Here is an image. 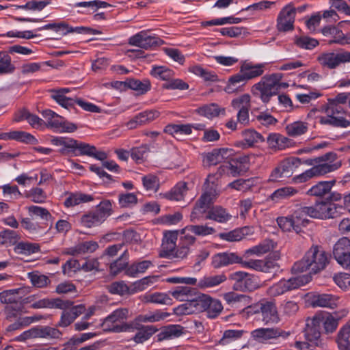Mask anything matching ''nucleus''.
I'll return each instance as SVG.
<instances>
[{
	"label": "nucleus",
	"mask_w": 350,
	"mask_h": 350,
	"mask_svg": "<svg viewBox=\"0 0 350 350\" xmlns=\"http://www.w3.org/2000/svg\"><path fill=\"white\" fill-rule=\"evenodd\" d=\"M301 164H305L311 167L301 174L295 176L292 179L293 183H304L312 178L323 176L337 170L341 166V162L338 161L337 154L332 152L303 161L297 157H290L281 161L279 165L284 175L289 177L293 173L294 170Z\"/></svg>",
	"instance_id": "obj_1"
},
{
	"label": "nucleus",
	"mask_w": 350,
	"mask_h": 350,
	"mask_svg": "<svg viewBox=\"0 0 350 350\" xmlns=\"http://www.w3.org/2000/svg\"><path fill=\"white\" fill-rule=\"evenodd\" d=\"M328 262V256L323 248L312 245L302 259L293 265L292 269L295 273L309 271L310 273H317L323 270Z\"/></svg>",
	"instance_id": "obj_2"
},
{
	"label": "nucleus",
	"mask_w": 350,
	"mask_h": 350,
	"mask_svg": "<svg viewBox=\"0 0 350 350\" xmlns=\"http://www.w3.org/2000/svg\"><path fill=\"white\" fill-rule=\"evenodd\" d=\"M316 115V119L319 124L333 127L347 128L350 126V121L347 120L344 115L345 111L342 106H336L333 103H326L319 108L311 111Z\"/></svg>",
	"instance_id": "obj_3"
},
{
	"label": "nucleus",
	"mask_w": 350,
	"mask_h": 350,
	"mask_svg": "<svg viewBox=\"0 0 350 350\" xmlns=\"http://www.w3.org/2000/svg\"><path fill=\"white\" fill-rule=\"evenodd\" d=\"M217 181L218 175L217 174H210L207 176L204 185V193L196 202L191 213V221L199 219L219 194Z\"/></svg>",
	"instance_id": "obj_4"
},
{
	"label": "nucleus",
	"mask_w": 350,
	"mask_h": 350,
	"mask_svg": "<svg viewBox=\"0 0 350 350\" xmlns=\"http://www.w3.org/2000/svg\"><path fill=\"white\" fill-rule=\"evenodd\" d=\"M282 75L274 73L263 77L260 81L252 85V94L259 97L263 103H268L271 96L278 94L281 88L286 84L281 82Z\"/></svg>",
	"instance_id": "obj_5"
},
{
	"label": "nucleus",
	"mask_w": 350,
	"mask_h": 350,
	"mask_svg": "<svg viewBox=\"0 0 350 350\" xmlns=\"http://www.w3.org/2000/svg\"><path fill=\"white\" fill-rule=\"evenodd\" d=\"M113 213L112 204L109 200H103L92 211L81 218V224L86 228L101 225Z\"/></svg>",
	"instance_id": "obj_6"
},
{
	"label": "nucleus",
	"mask_w": 350,
	"mask_h": 350,
	"mask_svg": "<svg viewBox=\"0 0 350 350\" xmlns=\"http://www.w3.org/2000/svg\"><path fill=\"white\" fill-rule=\"evenodd\" d=\"M310 280L311 276L309 275H299L288 280H281L269 288L268 294L271 296H278L287 291L303 286L309 283Z\"/></svg>",
	"instance_id": "obj_7"
},
{
	"label": "nucleus",
	"mask_w": 350,
	"mask_h": 350,
	"mask_svg": "<svg viewBox=\"0 0 350 350\" xmlns=\"http://www.w3.org/2000/svg\"><path fill=\"white\" fill-rule=\"evenodd\" d=\"M129 310L126 308H118L105 319L101 324L106 332H122L126 330L124 321L127 319Z\"/></svg>",
	"instance_id": "obj_8"
},
{
	"label": "nucleus",
	"mask_w": 350,
	"mask_h": 350,
	"mask_svg": "<svg viewBox=\"0 0 350 350\" xmlns=\"http://www.w3.org/2000/svg\"><path fill=\"white\" fill-rule=\"evenodd\" d=\"M308 208L310 217L324 219L337 217L342 207L330 202L320 201Z\"/></svg>",
	"instance_id": "obj_9"
},
{
	"label": "nucleus",
	"mask_w": 350,
	"mask_h": 350,
	"mask_svg": "<svg viewBox=\"0 0 350 350\" xmlns=\"http://www.w3.org/2000/svg\"><path fill=\"white\" fill-rule=\"evenodd\" d=\"M320 64L327 68L334 69L341 64L350 62V51L327 52L319 56Z\"/></svg>",
	"instance_id": "obj_10"
},
{
	"label": "nucleus",
	"mask_w": 350,
	"mask_h": 350,
	"mask_svg": "<svg viewBox=\"0 0 350 350\" xmlns=\"http://www.w3.org/2000/svg\"><path fill=\"white\" fill-rule=\"evenodd\" d=\"M295 18V9L287 5L280 11L278 20L277 28L280 31H288L293 29Z\"/></svg>",
	"instance_id": "obj_11"
},
{
	"label": "nucleus",
	"mask_w": 350,
	"mask_h": 350,
	"mask_svg": "<svg viewBox=\"0 0 350 350\" xmlns=\"http://www.w3.org/2000/svg\"><path fill=\"white\" fill-rule=\"evenodd\" d=\"M178 234V230L166 231L163 233V238L159 254L161 257L172 258V256H173L174 251L176 247Z\"/></svg>",
	"instance_id": "obj_12"
},
{
	"label": "nucleus",
	"mask_w": 350,
	"mask_h": 350,
	"mask_svg": "<svg viewBox=\"0 0 350 350\" xmlns=\"http://www.w3.org/2000/svg\"><path fill=\"white\" fill-rule=\"evenodd\" d=\"M266 63L254 64L252 62L243 61L241 63L240 70L247 81L252 80L263 75Z\"/></svg>",
	"instance_id": "obj_13"
},
{
	"label": "nucleus",
	"mask_w": 350,
	"mask_h": 350,
	"mask_svg": "<svg viewBox=\"0 0 350 350\" xmlns=\"http://www.w3.org/2000/svg\"><path fill=\"white\" fill-rule=\"evenodd\" d=\"M41 114L46 121L47 125L55 131L64 133L66 131L64 118L47 109L42 110Z\"/></svg>",
	"instance_id": "obj_14"
},
{
	"label": "nucleus",
	"mask_w": 350,
	"mask_h": 350,
	"mask_svg": "<svg viewBox=\"0 0 350 350\" xmlns=\"http://www.w3.org/2000/svg\"><path fill=\"white\" fill-rule=\"evenodd\" d=\"M314 321L319 325H323L325 332L327 334L333 333L338 325V319L331 313L321 311L314 315Z\"/></svg>",
	"instance_id": "obj_15"
},
{
	"label": "nucleus",
	"mask_w": 350,
	"mask_h": 350,
	"mask_svg": "<svg viewBox=\"0 0 350 350\" xmlns=\"http://www.w3.org/2000/svg\"><path fill=\"white\" fill-rule=\"evenodd\" d=\"M305 337L309 342L314 346H319L321 344V325L319 323L315 322L314 316L307 319Z\"/></svg>",
	"instance_id": "obj_16"
},
{
	"label": "nucleus",
	"mask_w": 350,
	"mask_h": 350,
	"mask_svg": "<svg viewBox=\"0 0 350 350\" xmlns=\"http://www.w3.org/2000/svg\"><path fill=\"white\" fill-rule=\"evenodd\" d=\"M185 332V328L180 325H169L163 327L156 337L157 341L161 342L178 338Z\"/></svg>",
	"instance_id": "obj_17"
},
{
	"label": "nucleus",
	"mask_w": 350,
	"mask_h": 350,
	"mask_svg": "<svg viewBox=\"0 0 350 350\" xmlns=\"http://www.w3.org/2000/svg\"><path fill=\"white\" fill-rule=\"evenodd\" d=\"M239 262H241V258L235 253H218L212 258V265L216 269Z\"/></svg>",
	"instance_id": "obj_18"
},
{
	"label": "nucleus",
	"mask_w": 350,
	"mask_h": 350,
	"mask_svg": "<svg viewBox=\"0 0 350 350\" xmlns=\"http://www.w3.org/2000/svg\"><path fill=\"white\" fill-rule=\"evenodd\" d=\"M261 316L262 321L266 325L275 324L280 321L275 304L271 301L265 300Z\"/></svg>",
	"instance_id": "obj_19"
},
{
	"label": "nucleus",
	"mask_w": 350,
	"mask_h": 350,
	"mask_svg": "<svg viewBox=\"0 0 350 350\" xmlns=\"http://www.w3.org/2000/svg\"><path fill=\"white\" fill-rule=\"evenodd\" d=\"M338 300V297L331 294H317L310 297V304L313 307L334 308Z\"/></svg>",
	"instance_id": "obj_20"
},
{
	"label": "nucleus",
	"mask_w": 350,
	"mask_h": 350,
	"mask_svg": "<svg viewBox=\"0 0 350 350\" xmlns=\"http://www.w3.org/2000/svg\"><path fill=\"white\" fill-rule=\"evenodd\" d=\"M223 298L231 307L244 308L251 302L250 297L235 292H228L223 295Z\"/></svg>",
	"instance_id": "obj_21"
},
{
	"label": "nucleus",
	"mask_w": 350,
	"mask_h": 350,
	"mask_svg": "<svg viewBox=\"0 0 350 350\" xmlns=\"http://www.w3.org/2000/svg\"><path fill=\"white\" fill-rule=\"evenodd\" d=\"M254 232L253 228L245 226L241 228L234 229L228 232H222L219 234L221 239L229 241H239L246 236L252 234Z\"/></svg>",
	"instance_id": "obj_22"
},
{
	"label": "nucleus",
	"mask_w": 350,
	"mask_h": 350,
	"mask_svg": "<svg viewBox=\"0 0 350 350\" xmlns=\"http://www.w3.org/2000/svg\"><path fill=\"white\" fill-rule=\"evenodd\" d=\"M89 144L67 137V155L80 156L89 153Z\"/></svg>",
	"instance_id": "obj_23"
},
{
	"label": "nucleus",
	"mask_w": 350,
	"mask_h": 350,
	"mask_svg": "<svg viewBox=\"0 0 350 350\" xmlns=\"http://www.w3.org/2000/svg\"><path fill=\"white\" fill-rule=\"evenodd\" d=\"M247 81H248L244 75L241 73V70L239 69V72L238 73L229 78L224 90L228 94L237 92L241 87L244 86Z\"/></svg>",
	"instance_id": "obj_24"
},
{
	"label": "nucleus",
	"mask_w": 350,
	"mask_h": 350,
	"mask_svg": "<svg viewBox=\"0 0 350 350\" xmlns=\"http://www.w3.org/2000/svg\"><path fill=\"white\" fill-rule=\"evenodd\" d=\"M350 253V240L347 237L340 238L334 245L333 255L338 262Z\"/></svg>",
	"instance_id": "obj_25"
},
{
	"label": "nucleus",
	"mask_w": 350,
	"mask_h": 350,
	"mask_svg": "<svg viewBox=\"0 0 350 350\" xmlns=\"http://www.w3.org/2000/svg\"><path fill=\"white\" fill-rule=\"evenodd\" d=\"M281 331L278 328H259L252 332V337L258 342L276 338L281 336Z\"/></svg>",
	"instance_id": "obj_26"
},
{
	"label": "nucleus",
	"mask_w": 350,
	"mask_h": 350,
	"mask_svg": "<svg viewBox=\"0 0 350 350\" xmlns=\"http://www.w3.org/2000/svg\"><path fill=\"white\" fill-rule=\"evenodd\" d=\"M335 183L336 180L320 181L313 185L307 191V194L311 196L323 197L331 191Z\"/></svg>",
	"instance_id": "obj_27"
},
{
	"label": "nucleus",
	"mask_w": 350,
	"mask_h": 350,
	"mask_svg": "<svg viewBox=\"0 0 350 350\" xmlns=\"http://www.w3.org/2000/svg\"><path fill=\"white\" fill-rule=\"evenodd\" d=\"M308 216L310 217L308 206L299 208L291 215L294 220L297 233L301 231L302 226H306L308 224L309 221L307 219Z\"/></svg>",
	"instance_id": "obj_28"
},
{
	"label": "nucleus",
	"mask_w": 350,
	"mask_h": 350,
	"mask_svg": "<svg viewBox=\"0 0 350 350\" xmlns=\"http://www.w3.org/2000/svg\"><path fill=\"white\" fill-rule=\"evenodd\" d=\"M141 300L144 303H152L162 305H172V299L170 296L163 293H146L141 296Z\"/></svg>",
	"instance_id": "obj_29"
},
{
	"label": "nucleus",
	"mask_w": 350,
	"mask_h": 350,
	"mask_svg": "<svg viewBox=\"0 0 350 350\" xmlns=\"http://www.w3.org/2000/svg\"><path fill=\"white\" fill-rule=\"evenodd\" d=\"M198 113L202 116H204L208 119L217 117L219 115L224 116L226 113V109L224 107H220L215 103H211L203 105L197 109Z\"/></svg>",
	"instance_id": "obj_30"
},
{
	"label": "nucleus",
	"mask_w": 350,
	"mask_h": 350,
	"mask_svg": "<svg viewBox=\"0 0 350 350\" xmlns=\"http://www.w3.org/2000/svg\"><path fill=\"white\" fill-rule=\"evenodd\" d=\"M239 263L245 268L263 272L270 271L275 266L272 262L263 260H250L248 261H243L241 260V262Z\"/></svg>",
	"instance_id": "obj_31"
},
{
	"label": "nucleus",
	"mask_w": 350,
	"mask_h": 350,
	"mask_svg": "<svg viewBox=\"0 0 350 350\" xmlns=\"http://www.w3.org/2000/svg\"><path fill=\"white\" fill-rule=\"evenodd\" d=\"M350 321L339 330L336 342L339 350H350Z\"/></svg>",
	"instance_id": "obj_32"
},
{
	"label": "nucleus",
	"mask_w": 350,
	"mask_h": 350,
	"mask_svg": "<svg viewBox=\"0 0 350 350\" xmlns=\"http://www.w3.org/2000/svg\"><path fill=\"white\" fill-rule=\"evenodd\" d=\"M188 188L185 182L178 183L170 191L164 194V197L170 200L180 201L184 199Z\"/></svg>",
	"instance_id": "obj_33"
},
{
	"label": "nucleus",
	"mask_w": 350,
	"mask_h": 350,
	"mask_svg": "<svg viewBox=\"0 0 350 350\" xmlns=\"http://www.w3.org/2000/svg\"><path fill=\"white\" fill-rule=\"evenodd\" d=\"M285 130L288 136L297 137L308 131V124L303 121H295L286 124Z\"/></svg>",
	"instance_id": "obj_34"
},
{
	"label": "nucleus",
	"mask_w": 350,
	"mask_h": 350,
	"mask_svg": "<svg viewBox=\"0 0 350 350\" xmlns=\"http://www.w3.org/2000/svg\"><path fill=\"white\" fill-rule=\"evenodd\" d=\"M196 291L195 288L189 286H177L170 291L169 293L176 300L180 301H188L191 300Z\"/></svg>",
	"instance_id": "obj_35"
},
{
	"label": "nucleus",
	"mask_w": 350,
	"mask_h": 350,
	"mask_svg": "<svg viewBox=\"0 0 350 350\" xmlns=\"http://www.w3.org/2000/svg\"><path fill=\"white\" fill-rule=\"evenodd\" d=\"M232 216L226 210L221 206L212 208L206 216V219H212L219 223H225L231 219Z\"/></svg>",
	"instance_id": "obj_36"
},
{
	"label": "nucleus",
	"mask_w": 350,
	"mask_h": 350,
	"mask_svg": "<svg viewBox=\"0 0 350 350\" xmlns=\"http://www.w3.org/2000/svg\"><path fill=\"white\" fill-rule=\"evenodd\" d=\"M107 288L110 293L113 295H124L135 293L132 291L133 283L129 286L124 281L114 282L108 285Z\"/></svg>",
	"instance_id": "obj_37"
},
{
	"label": "nucleus",
	"mask_w": 350,
	"mask_h": 350,
	"mask_svg": "<svg viewBox=\"0 0 350 350\" xmlns=\"http://www.w3.org/2000/svg\"><path fill=\"white\" fill-rule=\"evenodd\" d=\"M208 297L209 295H208L195 291L193 296L190 300L194 313L205 310Z\"/></svg>",
	"instance_id": "obj_38"
},
{
	"label": "nucleus",
	"mask_w": 350,
	"mask_h": 350,
	"mask_svg": "<svg viewBox=\"0 0 350 350\" xmlns=\"http://www.w3.org/2000/svg\"><path fill=\"white\" fill-rule=\"evenodd\" d=\"M169 315L167 312L156 310L140 314L136 317L135 321L139 323H154L163 320L169 317Z\"/></svg>",
	"instance_id": "obj_39"
},
{
	"label": "nucleus",
	"mask_w": 350,
	"mask_h": 350,
	"mask_svg": "<svg viewBox=\"0 0 350 350\" xmlns=\"http://www.w3.org/2000/svg\"><path fill=\"white\" fill-rule=\"evenodd\" d=\"M159 280V275H151L145 277L141 280L133 283V292L138 293L147 289L148 287L154 285Z\"/></svg>",
	"instance_id": "obj_40"
},
{
	"label": "nucleus",
	"mask_w": 350,
	"mask_h": 350,
	"mask_svg": "<svg viewBox=\"0 0 350 350\" xmlns=\"http://www.w3.org/2000/svg\"><path fill=\"white\" fill-rule=\"evenodd\" d=\"M226 280L224 274L205 276L198 282V286L201 288H212L219 285Z\"/></svg>",
	"instance_id": "obj_41"
},
{
	"label": "nucleus",
	"mask_w": 350,
	"mask_h": 350,
	"mask_svg": "<svg viewBox=\"0 0 350 350\" xmlns=\"http://www.w3.org/2000/svg\"><path fill=\"white\" fill-rule=\"evenodd\" d=\"M98 248V243L94 241H88L79 243L67 253L72 254L92 253Z\"/></svg>",
	"instance_id": "obj_42"
},
{
	"label": "nucleus",
	"mask_w": 350,
	"mask_h": 350,
	"mask_svg": "<svg viewBox=\"0 0 350 350\" xmlns=\"http://www.w3.org/2000/svg\"><path fill=\"white\" fill-rule=\"evenodd\" d=\"M14 251L17 254L31 255L40 251V246L37 243L27 241H21L14 247Z\"/></svg>",
	"instance_id": "obj_43"
},
{
	"label": "nucleus",
	"mask_w": 350,
	"mask_h": 350,
	"mask_svg": "<svg viewBox=\"0 0 350 350\" xmlns=\"http://www.w3.org/2000/svg\"><path fill=\"white\" fill-rule=\"evenodd\" d=\"M207 306L204 311L207 313V317L210 319L217 317L223 310L221 302L215 299H213L209 296Z\"/></svg>",
	"instance_id": "obj_44"
},
{
	"label": "nucleus",
	"mask_w": 350,
	"mask_h": 350,
	"mask_svg": "<svg viewBox=\"0 0 350 350\" xmlns=\"http://www.w3.org/2000/svg\"><path fill=\"white\" fill-rule=\"evenodd\" d=\"M189 71L197 76L202 77L204 81H216L217 76L213 72H211L199 65H194L189 68Z\"/></svg>",
	"instance_id": "obj_45"
},
{
	"label": "nucleus",
	"mask_w": 350,
	"mask_h": 350,
	"mask_svg": "<svg viewBox=\"0 0 350 350\" xmlns=\"http://www.w3.org/2000/svg\"><path fill=\"white\" fill-rule=\"evenodd\" d=\"M224 150H214L211 152H208L203 157V164L204 166L215 165L221 162L224 159L223 154Z\"/></svg>",
	"instance_id": "obj_46"
},
{
	"label": "nucleus",
	"mask_w": 350,
	"mask_h": 350,
	"mask_svg": "<svg viewBox=\"0 0 350 350\" xmlns=\"http://www.w3.org/2000/svg\"><path fill=\"white\" fill-rule=\"evenodd\" d=\"M150 73L154 77L163 81L170 80L174 76V71L164 66H152Z\"/></svg>",
	"instance_id": "obj_47"
},
{
	"label": "nucleus",
	"mask_w": 350,
	"mask_h": 350,
	"mask_svg": "<svg viewBox=\"0 0 350 350\" xmlns=\"http://www.w3.org/2000/svg\"><path fill=\"white\" fill-rule=\"evenodd\" d=\"M298 193V190L293 187H284L276 189L271 194V199L274 201H280L294 196Z\"/></svg>",
	"instance_id": "obj_48"
},
{
	"label": "nucleus",
	"mask_w": 350,
	"mask_h": 350,
	"mask_svg": "<svg viewBox=\"0 0 350 350\" xmlns=\"http://www.w3.org/2000/svg\"><path fill=\"white\" fill-rule=\"evenodd\" d=\"M152 266L150 260H143L132 264L126 270V274L131 277H135L138 273L146 272L150 267Z\"/></svg>",
	"instance_id": "obj_49"
},
{
	"label": "nucleus",
	"mask_w": 350,
	"mask_h": 350,
	"mask_svg": "<svg viewBox=\"0 0 350 350\" xmlns=\"http://www.w3.org/2000/svg\"><path fill=\"white\" fill-rule=\"evenodd\" d=\"M273 248V243L271 240L266 239L257 245H255L246 251L247 254L256 256L262 255Z\"/></svg>",
	"instance_id": "obj_50"
},
{
	"label": "nucleus",
	"mask_w": 350,
	"mask_h": 350,
	"mask_svg": "<svg viewBox=\"0 0 350 350\" xmlns=\"http://www.w3.org/2000/svg\"><path fill=\"white\" fill-rule=\"evenodd\" d=\"M243 137L249 146L265 142L263 136L253 129H247L242 133Z\"/></svg>",
	"instance_id": "obj_51"
},
{
	"label": "nucleus",
	"mask_w": 350,
	"mask_h": 350,
	"mask_svg": "<svg viewBox=\"0 0 350 350\" xmlns=\"http://www.w3.org/2000/svg\"><path fill=\"white\" fill-rule=\"evenodd\" d=\"M191 231L197 236H207L215 232V230L207 225H190L184 228V232Z\"/></svg>",
	"instance_id": "obj_52"
},
{
	"label": "nucleus",
	"mask_w": 350,
	"mask_h": 350,
	"mask_svg": "<svg viewBox=\"0 0 350 350\" xmlns=\"http://www.w3.org/2000/svg\"><path fill=\"white\" fill-rule=\"evenodd\" d=\"M164 131L172 135H189L191 133L192 126L190 124H169L165 126Z\"/></svg>",
	"instance_id": "obj_53"
},
{
	"label": "nucleus",
	"mask_w": 350,
	"mask_h": 350,
	"mask_svg": "<svg viewBox=\"0 0 350 350\" xmlns=\"http://www.w3.org/2000/svg\"><path fill=\"white\" fill-rule=\"evenodd\" d=\"M28 278L31 284L36 288H44L50 284L49 278L38 272L28 273Z\"/></svg>",
	"instance_id": "obj_54"
},
{
	"label": "nucleus",
	"mask_w": 350,
	"mask_h": 350,
	"mask_svg": "<svg viewBox=\"0 0 350 350\" xmlns=\"http://www.w3.org/2000/svg\"><path fill=\"white\" fill-rule=\"evenodd\" d=\"M73 303L67 299V323H70L85 311L82 304L72 306Z\"/></svg>",
	"instance_id": "obj_55"
},
{
	"label": "nucleus",
	"mask_w": 350,
	"mask_h": 350,
	"mask_svg": "<svg viewBox=\"0 0 350 350\" xmlns=\"http://www.w3.org/2000/svg\"><path fill=\"white\" fill-rule=\"evenodd\" d=\"M75 103H77L79 106H80L83 110L92 112V113H100L101 109L99 107L96 105L85 101L83 100H73L69 98H67V109L69 107L73 106Z\"/></svg>",
	"instance_id": "obj_56"
},
{
	"label": "nucleus",
	"mask_w": 350,
	"mask_h": 350,
	"mask_svg": "<svg viewBox=\"0 0 350 350\" xmlns=\"http://www.w3.org/2000/svg\"><path fill=\"white\" fill-rule=\"evenodd\" d=\"M231 106L234 109L245 110L250 109V96L244 94L232 100Z\"/></svg>",
	"instance_id": "obj_57"
},
{
	"label": "nucleus",
	"mask_w": 350,
	"mask_h": 350,
	"mask_svg": "<svg viewBox=\"0 0 350 350\" xmlns=\"http://www.w3.org/2000/svg\"><path fill=\"white\" fill-rule=\"evenodd\" d=\"M157 329L153 326H144L139 329L134 336V341L137 343H142L148 340Z\"/></svg>",
	"instance_id": "obj_58"
},
{
	"label": "nucleus",
	"mask_w": 350,
	"mask_h": 350,
	"mask_svg": "<svg viewBox=\"0 0 350 350\" xmlns=\"http://www.w3.org/2000/svg\"><path fill=\"white\" fill-rule=\"evenodd\" d=\"M20 288L4 291L0 293V299L5 304H12L17 302L21 298Z\"/></svg>",
	"instance_id": "obj_59"
},
{
	"label": "nucleus",
	"mask_w": 350,
	"mask_h": 350,
	"mask_svg": "<svg viewBox=\"0 0 350 350\" xmlns=\"http://www.w3.org/2000/svg\"><path fill=\"white\" fill-rule=\"evenodd\" d=\"M129 88L137 91L140 94H144L150 90V85L148 81L142 82L134 79H128L124 82Z\"/></svg>",
	"instance_id": "obj_60"
},
{
	"label": "nucleus",
	"mask_w": 350,
	"mask_h": 350,
	"mask_svg": "<svg viewBox=\"0 0 350 350\" xmlns=\"http://www.w3.org/2000/svg\"><path fill=\"white\" fill-rule=\"evenodd\" d=\"M142 183L147 191L156 192L160 186L159 178L153 174H148L142 177Z\"/></svg>",
	"instance_id": "obj_61"
},
{
	"label": "nucleus",
	"mask_w": 350,
	"mask_h": 350,
	"mask_svg": "<svg viewBox=\"0 0 350 350\" xmlns=\"http://www.w3.org/2000/svg\"><path fill=\"white\" fill-rule=\"evenodd\" d=\"M255 184L254 178L238 179L228 184V187L237 191H245L252 188Z\"/></svg>",
	"instance_id": "obj_62"
},
{
	"label": "nucleus",
	"mask_w": 350,
	"mask_h": 350,
	"mask_svg": "<svg viewBox=\"0 0 350 350\" xmlns=\"http://www.w3.org/2000/svg\"><path fill=\"white\" fill-rule=\"evenodd\" d=\"M243 331L236 329H228L226 330L222 338L219 340V344L221 345H226L240 338L242 336Z\"/></svg>",
	"instance_id": "obj_63"
},
{
	"label": "nucleus",
	"mask_w": 350,
	"mask_h": 350,
	"mask_svg": "<svg viewBox=\"0 0 350 350\" xmlns=\"http://www.w3.org/2000/svg\"><path fill=\"white\" fill-rule=\"evenodd\" d=\"M183 214L180 212H174L161 216L159 218L160 223L165 226L176 225L183 219Z\"/></svg>",
	"instance_id": "obj_64"
}]
</instances>
